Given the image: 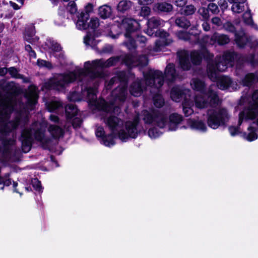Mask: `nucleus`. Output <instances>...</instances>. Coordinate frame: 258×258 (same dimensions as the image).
Masks as SVG:
<instances>
[{
  "mask_svg": "<svg viewBox=\"0 0 258 258\" xmlns=\"http://www.w3.org/2000/svg\"><path fill=\"white\" fill-rule=\"evenodd\" d=\"M153 9L158 13H168L172 11L173 6L166 2L157 3L154 5Z\"/></svg>",
  "mask_w": 258,
  "mask_h": 258,
  "instance_id": "obj_22",
  "label": "nucleus"
},
{
  "mask_svg": "<svg viewBox=\"0 0 258 258\" xmlns=\"http://www.w3.org/2000/svg\"><path fill=\"white\" fill-rule=\"evenodd\" d=\"M120 27V29L125 31L124 33L125 40L123 43L128 49H132L136 48L137 43H140L142 47L144 46L147 41L145 37L138 35L136 41L133 38V33L140 28V25L138 21L133 18H125L122 20Z\"/></svg>",
  "mask_w": 258,
  "mask_h": 258,
  "instance_id": "obj_6",
  "label": "nucleus"
},
{
  "mask_svg": "<svg viewBox=\"0 0 258 258\" xmlns=\"http://www.w3.org/2000/svg\"><path fill=\"white\" fill-rule=\"evenodd\" d=\"M123 61L128 67L137 66H145L148 62L147 57L145 55L140 56L138 58L131 55H127L125 56Z\"/></svg>",
  "mask_w": 258,
  "mask_h": 258,
  "instance_id": "obj_15",
  "label": "nucleus"
},
{
  "mask_svg": "<svg viewBox=\"0 0 258 258\" xmlns=\"http://www.w3.org/2000/svg\"><path fill=\"white\" fill-rule=\"evenodd\" d=\"M43 126V124L36 122L30 130H25L22 132L21 140L23 152L27 153L30 151L33 139L41 143L45 142Z\"/></svg>",
  "mask_w": 258,
  "mask_h": 258,
  "instance_id": "obj_9",
  "label": "nucleus"
},
{
  "mask_svg": "<svg viewBox=\"0 0 258 258\" xmlns=\"http://www.w3.org/2000/svg\"><path fill=\"white\" fill-rule=\"evenodd\" d=\"M153 101L155 106L158 108L161 107L164 104V100L159 94H157L153 97Z\"/></svg>",
  "mask_w": 258,
  "mask_h": 258,
  "instance_id": "obj_36",
  "label": "nucleus"
},
{
  "mask_svg": "<svg viewBox=\"0 0 258 258\" xmlns=\"http://www.w3.org/2000/svg\"><path fill=\"white\" fill-rule=\"evenodd\" d=\"M230 119L228 110L224 108H219L209 111L207 123L212 129H217L220 126H226Z\"/></svg>",
  "mask_w": 258,
  "mask_h": 258,
  "instance_id": "obj_10",
  "label": "nucleus"
},
{
  "mask_svg": "<svg viewBox=\"0 0 258 258\" xmlns=\"http://www.w3.org/2000/svg\"><path fill=\"white\" fill-rule=\"evenodd\" d=\"M179 64L184 70H188L191 67L189 59V53L186 50H181L177 52Z\"/></svg>",
  "mask_w": 258,
  "mask_h": 258,
  "instance_id": "obj_20",
  "label": "nucleus"
},
{
  "mask_svg": "<svg viewBox=\"0 0 258 258\" xmlns=\"http://www.w3.org/2000/svg\"><path fill=\"white\" fill-rule=\"evenodd\" d=\"M203 41L209 45H214L216 43L219 45H224L230 41V39L227 35L215 33L211 37L208 35L204 36Z\"/></svg>",
  "mask_w": 258,
  "mask_h": 258,
  "instance_id": "obj_14",
  "label": "nucleus"
},
{
  "mask_svg": "<svg viewBox=\"0 0 258 258\" xmlns=\"http://www.w3.org/2000/svg\"><path fill=\"white\" fill-rule=\"evenodd\" d=\"M249 61L253 65H254L256 63V62L255 60V56L251 55L249 59Z\"/></svg>",
  "mask_w": 258,
  "mask_h": 258,
  "instance_id": "obj_62",
  "label": "nucleus"
},
{
  "mask_svg": "<svg viewBox=\"0 0 258 258\" xmlns=\"http://www.w3.org/2000/svg\"><path fill=\"white\" fill-rule=\"evenodd\" d=\"M119 59V57H112L107 60L100 59L86 61L84 63V69L77 67L74 71L55 74L45 83L44 86L48 89L60 91L75 81L82 83L81 85L86 83V90L83 91V94H86L89 104L94 109L101 112L104 121L112 134L123 142L136 138L141 133V130L138 126L140 117L145 124H154L161 128L175 131L183 119L182 116L177 113H172L168 116L164 112L154 109L144 110L141 114L138 113L133 119L124 122L112 115L113 112L116 114L120 112L119 106L127 95V80L123 72L120 73L112 78L107 85L105 84L106 89L109 90L115 82L119 83V86L111 93V104L108 105L103 99H97L96 84L104 77L102 69L114 66Z\"/></svg>",
  "mask_w": 258,
  "mask_h": 258,
  "instance_id": "obj_1",
  "label": "nucleus"
},
{
  "mask_svg": "<svg viewBox=\"0 0 258 258\" xmlns=\"http://www.w3.org/2000/svg\"><path fill=\"white\" fill-rule=\"evenodd\" d=\"M112 46L110 45H106L103 50L102 52L103 53H109L112 50Z\"/></svg>",
  "mask_w": 258,
  "mask_h": 258,
  "instance_id": "obj_56",
  "label": "nucleus"
},
{
  "mask_svg": "<svg viewBox=\"0 0 258 258\" xmlns=\"http://www.w3.org/2000/svg\"><path fill=\"white\" fill-rule=\"evenodd\" d=\"M37 64L40 67H44L48 69H51L53 68L50 62L43 59H38L37 60Z\"/></svg>",
  "mask_w": 258,
  "mask_h": 258,
  "instance_id": "obj_40",
  "label": "nucleus"
},
{
  "mask_svg": "<svg viewBox=\"0 0 258 258\" xmlns=\"http://www.w3.org/2000/svg\"><path fill=\"white\" fill-rule=\"evenodd\" d=\"M84 43L86 45L94 47L98 43V41L95 39L93 35L88 32L86 36L84 38Z\"/></svg>",
  "mask_w": 258,
  "mask_h": 258,
  "instance_id": "obj_31",
  "label": "nucleus"
},
{
  "mask_svg": "<svg viewBox=\"0 0 258 258\" xmlns=\"http://www.w3.org/2000/svg\"><path fill=\"white\" fill-rule=\"evenodd\" d=\"M99 25V19L97 18H92L91 19L89 23L88 24V27L94 30Z\"/></svg>",
  "mask_w": 258,
  "mask_h": 258,
  "instance_id": "obj_41",
  "label": "nucleus"
},
{
  "mask_svg": "<svg viewBox=\"0 0 258 258\" xmlns=\"http://www.w3.org/2000/svg\"><path fill=\"white\" fill-rule=\"evenodd\" d=\"M67 9V10L70 13V14H76L77 11V8L75 1L70 2V3L68 4V6Z\"/></svg>",
  "mask_w": 258,
  "mask_h": 258,
  "instance_id": "obj_42",
  "label": "nucleus"
},
{
  "mask_svg": "<svg viewBox=\"0 0 258 258\" xmlns=\"http://www.w3.org/2000/svg\"><path fill=\"white\" fill-rule=\"evenodd\" d=\"M48 131L51 136L54 139L62 137L64 133L63 130L56 125H50L48 127Z\"/></svg>",
  "mask_w": 258,
  "mask_h": 258,
  "instance_id": "obj_27",
  "label": "nucleus"
},
{
  "mask_svg": "<svg viewBox=\"0 0 258 258\" xmlns=\"http://www.w3.org/2000/svg\"><path fill=\"white\" fill-rule=\"evenodd\" d=\"M81 123V120L78 117H75L72 120V125L74 128H77L80 126Z\"/></svg>",
  "mask_w": 258,
  "mask_h": 258,
  "instance_id": "obj_52",
  "label": "nucleus"
},
{
  "mask_svg": "<svg viewBox=\"0 0 258 258\" xmlns=\"http://www.w3.org/2000/svg\"><path fill=\"white\" fill-rule=\"evenodd\" d=\"M190 85L194 90L199 92L194 98L196 107L202 109L218 104L219 98L215 86L211 85L206 88L204 82L198 78L192 79Z\"/></svg>",
  "mask_w": 258,
  "mask_h": 258,
  "instance_id": "obj_4",
  "label": "nucleus"
},
{
  "mask_svg": "<svg viewBox=\"0 0 258 258\" xmlns=\"http://www.w3.org/2000/svg\"><path fill=\"white\" fill-rule=\"evenodd\" d=\"M190 57L193 63L199 64L203 57L206 59H211L213 57V55L211 54L206 48H204L201 52L198 51L191 52Z\"/></svg>",
  "mask_w": 258,
  "mask_h": 258,
  "instance_id": "obj_17",
  "label": "nucleus"
},
{
  "mask_svg": "<svg viewBox=\"0 0 258 258\" xmlns=\"http://www.w3.org/2000/svg\"><path fill=\"white\" fill-rule=\"evenodd\" d=\"M109 36L113 39H116L118 37L119 34H117L116 35H113L112 34L111 32L110 34H109Z\"/></svg>",
  "mask_w": 258,
  "mask_h": 258,
  "instance_id": "obj_64",
  "label": "nucleus"
},
{
  "mask_svg": "<svg viewBox=\"0 0 258 258\" xmlns=\"http://www.w3.org/2000/svg\"><path fill=\"white\" fill-rule=\"evenodd\" d=\"M133 6V2L128 0H122L117 6L118 12L124 13L128 11Z\"/></svg>",
  "mask_w": 258,
  "mask_h": 258,
  "instance_id": "obj_28",
  "label": "nucleus"
},
{
  "mask_svg": "<svg viewBox=\"0 0 258 258\" xmlns=\"http://www.w3.org/2000/svg\"><path fill=\"white\" fill-rule=\"evenodd\" d=\"M49 118L51 121H52L54 122H56L58 121V117L55 115H53V114L50 115Z\"/></svg>",
  "mask_w": 258,
  "mask_h": 258,
  "instance_id": "obj_61",
  "label": "nucleus"
},
{
  "mask_svg": "<svg viewBox=\"0 0 258 258\" xmlns=\"http://www.w3.org/2000/svg\"><path fill=\"white\" fill-rule=\"evenodd\" d=\"M222 28L226 31L231 32H234L235 31L234 26L230 22H227L224 23L222 26Z\"/></svg>",
  "mask_w": 258,
  "mask_h": 258,
  "instance_id": "obj_47",
  "label": "nucleus"
},
{
  "mask_svg": "<svg viewBox=\"0 0 258 258\" xmlns=\"http://www.w3.org/2000/svg\"><path fill=\"white\" fill-rule=\"evenodd\" d=\"M24 38L26 41H27L28 42L32 44H34L38 40V39L34 36L33 33L30 34H29L28 33H26L25 34Z\"/></svg>",
  "mask_w": 258,
  "mask_h": 258,
  "instance_id": "obj_43",
  "label": "nucleus"
},
{
  "mask_svg": "<svg viewBox=\"0 0 258 258\" xmlns=\"http://www.w3.org/2000/svg\"><path fill=\"white\" fill-rule=\"evenodd\" d=\"M165 22L159 18L152 17L149 19L147 22L148 28L147 29L146 33L151 36H158L159 39L156 41L155 47L153 49L155 52H157L161 50V47L168 45L171 42L170 38H168L169 34L163 30H159L155 33L153 30L154 29L157 28L158 27L163 26L164 25Z\"/></svg>",
  "mask_w": 258,
  "mask_h": 258,
  "instance_id": "obj_8",
  "label": "nucleus"
},
{
  "mask_svg": "<svg viewBox=\"0 0 258 258\" xmlns=\"http://www.w3.org/2000/svg\"><path fill=\"white\" fill-rule=\"evenodd\" d=\"M187 124L191 129L200 132L205 133L208 130L206 124L201 120L188 119L187 120Z\"/></svg>",
  "mask_w": 258,
  "mask_h": 258,
  "instance_id": "obj_18",
  "label": "nucleus"
},
{
  "mask_svg": "<svg viewBox=\"0 0 258 258\" xmlns=\"http://www.w3.org/2000/svg\"><path fill=\"white\" fill-rule=\"evenodd\" d=\"M68 99L71 101H77L80 100V95L79 92L70 93L68 96Z\"/></svg>",
  "mask_w": 258,
  "mask_h": 258,
  "instance_id": "obj_46",
  "label": "nucleus"
},
{
  "mask_svg": "<svg viewBox=\"0 0 258 258\" xmlns=\"http://www.w3.org/2000/svg\"><path fill=\"white\" fill-rule=\"evenodd\" d=\"M32 185L36 190L38 191H41L40 182L37 178H34L32 180Z\"/></svg>",
  "mask_w": 258,
  "mask_h": 258,
  "instance_id": "obj_48",
  "label": "nucleus"
},
{
  "mask_svg": "<svg viewBox=\"0 0 258 258\" xmlns=\"http://www.w3.org/2000/svg\"><path fill=\"white\" fill-rule=\"evenodd\" d=\"M176 35L179 39L183 40H188L191 39V35L183 31L177 32Z\"/></svg>",
  "mask_w": 258,
  "mask_h": 258,
  "instance_id": "obj_39",
  "label": "nucleus"
},
{
  "mask_svg": "<svg viewBox=\"0 0 258 258\" xmlns=\"http://www.w3.org/2000/svg\"><path fill=\"white\" fill-rule=\"evenodd\" d=\"M10 4L15 10H18L20 9V7L16 4L13 2H10Z\"/></svg>",
  "mask_w": 258,
  "mask_h": 258,
  "instance_id": "obj_63",
  "label": "nucleus"
},
{
  "mask_svg": "<svg viewBox=\"0 0 258 258\" xmlns=\"http://www.w3.org/2000/svg\"><path fill=\"white\" fill-rule=\"evenodd\" d=\"M202 27L205 31H208L210 29V25L207 22H204L202 24Z\"/></svg>",
  "mask_w": 258,
  "mask_h": 258,
  "instance_id": "obj_58",
  "label": "nucleus"
},
{
  "mask_svg": "<svg viewBox=\"0 0 258 258\" xmlns=\"http://www.w3.org/2000/svg\"><path fill=\"white\" fill-rule=\"evenodd\" d=\"M151 13V8L147 6H144L141 7L139 15L144 18H148Z\"/></svg>",
  "mask_w": 258,
  "mask_h": 258,
  "instance_id": "obj_37",
  "label": "nucleus"
},
{
  "mask_svg": "<svg viewBox=\"0 0 258 258\" xmlns=\"http://www.w3.org/2000/svg\"><path fill=\"white\" fill-rule=\"evenodd\" d=\"M93 6L92 4L90 3L88 4L85 8V10L86 11V13L85 14H87L89 15V13L93 11Z\"/></svg>",
  "mask_w": 258,
  "mask_h": 258,
  "instance_id": "obj_55",
  "label": "nucleus"
},
{
  "mask_svg": "<svg viewBox=\"0 0 258 258\" xmlns=\"http://www.w3.org/2000/svg\"><path fill=\"white\" fill-rule=\"evenodd\" d=\"M242 137L248 141H253L258 138V130L257 128L249 126L247 128V132L242 134Z\"/></svg>",
  "mask_w": 258,
  "mask_h": 258,
  "instance_id": "obj_24",
  "label": "nucleus"
},
{
  "mask_svg": "<svg viewBox=\"0 0 258 258\" xmlns=\"http://www.w3.org/2000/svg\"><path fill=\"white\" fill-rule=\"evenodd\" d=\"M111 8L107 5L101 6L99 8V15L103 19H106L109 17L111 16Z\"/></svg>",
  "mask_w": 258,
  "mask_h": 258,
  "instance_id": "obj_30",
  "label": "nucleus"
},
{
  "mask_svg": "<svg viewBox=\"0 0 258 258\" xmlns=\"http://www.w3.org/2000/svg\"><path fill=\"white\" fill-rule=\"evenodd\" d=\"M234 60L233 53L230 52L224 53L222 58L216 57V63L209 61L207 67V74L211 80L217 82V86L221 90H225L229 87L231 84L230 78L220 76L219 72L225 71L228 66H232Z\"/></svg>",
  "mask_w": 258,
  "mask_h": 258,
  "instance_id": "obj_2",
  "label": "nucleus"
},
{
  "mask_svg": "<svg viewBox=\"0 0 258 258\" xmlns=\"http://www.w3.org/2000/svg\"><path fill=\"white\" fill-rule=\"evenodd\" d=\"M256 81H258V77H255L253 74H247L242 81L243 85L247 86L250 85L252 83Z\"/></svg>",
  "mask_w": 258,
  "mask_h": 258,
  "instance_id": "obj_33",
  "label": "nucleus"
},
{
  "mask_svg": "<svg viewBox=\"0 0 258 258\" xmlns=\"http://www.w3.org/2000/svg\"><path fill=\"white\" fill-rule=\"evenodd\" d=\"M243 20L246 25L250 26L254 29L258 30V27L257 25L254 24L253 21L252 14L249 8L246 10L243 14Z\"/></svg>",
  "mask_w": 258,
  "mask_h": 258,
  "instance_id": "obj_25",
  "label": "nucleus"
},
{
  "mask_svg": "<svg viewBox=\"0 0 258 258\" xmlns=\"http://www.w3.org/2000/svg\"><path fill=\"white\" fill-rule=\"evenodd\" d=\"M235 40L239 47H243L247 43H248L251 47L258 46V39L251 36L249 38L243 32L235 34Z\"/></svg>",
  "mask_w": 258,
  "mask_h": 258,
  "instance_id": "obj_13",
  "label": "nucleus"
},
{
  "mask_svg": "<svg viewBox=\"0 0 258 258\" xmlns=\"http://www.w3.org/2000/svg\"><path fill=\"white\" fill-rule=\"evenodd\" d=\"M228 1L229 3L232 4L231 10L233 13H241L248 8L246 0Z\"/></svg>",
  "mask_w": 258,
  "mask_h": 258,
  "instance_id": "obj_19",
  "label": "nucleus"
},
{
  "mask_svg": "<svg viewBox=\"0 0 258 258\" xmlns=\"http://www.w3.org/2000/svg\"><path fill=\"white\" fill-rule=\"evenodd\" d=\"M175 22L177 26L183 28H187L190 26L189 21L184 16L177 18Z\"/></svg>",
  "mask_w": 258,
  "mask_h": 258,
  "instance_id": "obj_32",
  "label": "nucleus"
},
{
  "mask_svg": "<svg viewBox=\"0 0 258 258\" xmlns=\"http://www.w3.org/2000/svg\"><path fill=\"white\" fill-rule=\"evenodd\" d=\"M211 22L213 24L216 25L217 27H222V22L220 18L217 17L213 18L211 20Z\"/></svg>",
  "mask_w": 258,
  "mask_h": 258,
  "instance_id": "obj_51",
  "label": "nucleus"
},
{
  "mask_svg": "<svg viewBox=\"0 0 258 258\" xmlns=\"http://www.w3.org/2000/svg\"><path fill=\"white\" fill-rule=\"evenodd\" d=\"M44 49L48 51L51 55L57 58L60 63H62L61 60L64 59V56L59 44L53 40L48 39L45 42Z\"/></svg>",
  "mask_w": 258,
  "mask_h": 258,
  "instance_id": "obj_12",
  "label": "nucleus"
},
{
  "mask_svg": "<svg viewBox=\"0 0 258 258\" xmlns=\"http://www.w3.org/2000/svg\"><path fill=\"white\" fill-rule=\"evenodd\" d=\"M8 72V70L7 68H0V76H5L7 72Z\"/></svg>",
  "mask_w": 258,
  "mask_h": 258,
  "instance_id": "obj_60",
  "label": "nucleus"
},
{
  "mask_svg": "<svg viewBox=\"0 0 258 258\" xmlns=\"http://www.w3.org/2000/svg\"><path fill=\"white\" fill-rule=\"evenodd\" d=\"M187 0H176L174 4L175 6L179 8H184V6L187 4Z\"/></svg>",
  "mask_w": 258,
  "mask_h": 258,
  "instance_id": "obj_53",
  "label": "nucleus"
},
{
  "mask_svg": "<svg viewBox=\"0 0 258 258\" xmlns=\"http://www.w3.org/2000/svg\"><path fill=\"white\" fill-rule=\"evenodd\" d=\"M144 78L145 86L142 85L141 80L137 79L130 86V92L131 94L138 97L141 95L146 86L154 87L158 90L163 83V76L162 73L159 71L150 70L146 73H144Z\"/></svg>",
  "mask_w": 258,
  "mask_h": 258,
  "instance_id": "obj_5",
  "label": "nucleus"
},
{
  "mask_svg": "<svg viewBox=\"0 0 258 258\" xmlns=\"http://www.w3.org/2000/svg\"><path fill=\"white\" fill-rule=\"evenodd\" d=\"M218 5L223 11L227 9L228 8V4L225 0H219L218 1Z\"/></svg>",
  "mask_w": 258,
  "mask_h": 258,
  "instance_id": "obj_54",
  "label": "nucleus"
},
{
  "mask_svg": "<svg viewBox=\"0 0 258 258\" xmlns=\"http://www.w3.org/2000/svg\"><path fill=\"white\" fill-rule=\"evenodd\" d=\"M96 136L99 139L101 143L105 146L110 147L114 145V138L112 135H105L103 127L97 126L95 131Z\"/></svg>",
  "mask_w": 258,
  "mask_h": 258,
  "instance_id": "obj_16",
  "label": "nucleus"
},
{
  "mask_svg": "<svg viewBox=\"0 0 258 258\" xmlns=\"http://www.w3.org/2000/svg\"><path fill=\"white\" fill-rule=\"evenodd\" d=\"M8 72L11 75L12 77L17 79H22L23 76L18 73V70L13 67L10 68L8 70Z\"/></svg>",
  "mask_w": 258,
  "mask_h": 258,
  "instance_id": "obj_45",
  "label": "nucleus"
},
{
  "mask_svg": "<svg viewBox=\"0 0 258 258\" xmlns=\"http://www.w3.org/2000/svg\"><path fill=\"white\" fill-rule=\"evenodd\" d=\"M2 183H4V185L9 186L11 183V181L10 179L4 181V179L0 177V184Z\"/></svg>",
  "mask_w": 258,
  "mask_h": 258,
  "instance_id": "obj_59",
  "label": "nucleus"
},
{
  "mask_svg": "<svg viewBox=\"0 0 258 258\" xmlns=\"http://www.w3.org/2000/svg\"><path fill=\"white\" fill-rule=\"evenodd\" d=\"M148 136L151 139H156L161 136L162 132L156 127H152L148 131Z\"/></svg>",
  "mask_w": 258,
  "mask_h": 258,
  "instance_id": "obj_38",
  "label": "nucleus"
},
{
  "mask_svg": "<svg viewBox=\"0 0 258 258\" xmlns=\"http://www.w3.org/2000/svg\"><path fill=\"white\" fill-rule=\"evenodd\" d=\"M14 103L10 98H7L0 101V121L5 125L3 131L4 132H10L15 129L22 123H26L27 117L23 118L21 116L17 117L14 121L7 123L6 121L9 117V114L14 110Z\"/></svg>",
  "mask_w": 258,
  "mask_h": 258,
  "instance_id": "obj_7",
  "label": "nucleus"
},
{
  "mask_svg": "<svg viewBox=\"0 0 258 258\" xmlns=\"http://www.w3.org/2000/svg\"><path fill=\"white\" fill-rule=\"evenodd\" d=\"M165 77L169 81L172 82L177 78L174 66L172 63H169L166 67L165 71Z\"/></svg>",
  "mask_w": 258,
  "mask_h": 258,
  "instance_id": "obj_26",
  "label": "nucleus"
},
{
  "mask_svg": "<svg viewBox=\"0 0 258 258\" xmlns=\"http://www.w3.org/2000/svg\"><path fill=\"white\" fill-rule=\"evenodd\" d=\"M140 5H145L151 4L153 3L152 0H137Z\"/></svg>",
  "mask_w": 258,
  "mask_h": 258,
  "instance_id": "obj_57",
  "label": "nucleus"
},
{
  "mask_svg": "<svg viewBox=\"0 0 258 258\" xmlns=\"http://www.w3.org/2000/svg\"><path fill=\"white\" fill-rule=\"evenodd\" d=\"M25 50L29 53L30 57L32 58H36V54L35 52L32 49L31 46L30 45H26L25 46Z\"/></svg>",
  "mask_w": 258,
  "mask_h": 258,
  "instance_id": "obj_50",
  "label": "nucleus"
},
{
  "mask_svg": "<svg viewBox=\"0 0 258 258\" xmlns=\"http://www.w3.org/2000/svg\"><path fill=\"white\" fill-rule=\"evenodd\" d=\"M78 20L76 23V26L79 30H85L88 28V24L86 23L89 19V15L84 13H81L78 15Z\"/></svg>",
  "mask_w": 258,
  "mask_h": 258,
  "instance_id": "obj_23",
  "label": "nucleus"
},
{
  "mask_svg": "<svg viewBox=\"0 0 258 258\" xmlns=\"http://www.w3.org/2000/svg\"><path fill=\"white\" fill-rule=\"evenodd\" d=\"M189 92L188 89L182 90L179 87H173L171 91V98L176 102H179L182 98H184V101L182 103L183 111L186 116L191 115L194 110L191 107L194 105L192 102L187 100L186 94Z\"/></svg>",
  "mask_w": 258,
  "mask_h": 258,
  "instance_id": "obj_11",
  "label": "nucleus"
},
{
  "mask_svg": "<svg viewBox=\"0 0 258 258\" xmlns=\"http://www.w3.org/2000/svg\"><path fill=\"white\" fill-rule=\"evenodd\" d=\"M65 110L67 117L68 119H71L72 118L77 115L78 109L77 108L76 106L73 104L68 105L66 107Z\"/></svg>",
  "mask_w": 258,
  "mask_h": 258,
  "instance_id": "obj_29",
  "label": "nucleus"
},
{
  "mask_svg": "<svg viewBox=\"0 0 258 258\" xmlns=\"http://www.w3.org/2000/svg\"><path fill=\"white\" fill-rule=\"evenodd\" d=\"M46 106L49 111H56L62 106V103L59 101H52L47 103Z\"/></svg>",
  "mask_w": 258,
  "mask_h": 258,
  "instance_id": "obj_34",
  "label": "nucleus"
},
{
  "mask_svg": "<svg viewBox=\"0 0 258 258\" xmlns=\"http://www.w3.org/2000/svg\"><path fill=\"white\" fill-rule=\"evenodd\" d=\"M240 104L247 105L239 114L238 125L239 127L230 126L228 128L231 136H235L240 133V126L247 124L250 120L258 118V91H255L251 97L242 96Z\"/></svg>",
  "mask_w": 258,
  "mask_h": 258,
  "instance_id": "obj_3",
  "label": "nucleus"
},
{
  "mask_svg": "<svg viewBox=\"0 0 258 258\" xmlns=\"http://www.w3.org/2000/svg\"><path fill=\"white\" fill-rule=\"evenodd\" d=\"M208 9L213 14H217L219 12L218 6L214 3H210L208 5Z\"/></svg>",
  "mask_w": 258,
  "mask_h": 258,
  "instance_id": "obj_49",
  "label": "nucleus"
},
{
  "mask_svg": "<svg viewBox=\"0 0 258 258\" xmlns=\"http://www.w3.org/2000/svg\"><path fill=\"white\" fill-rule=\"evenodd\" d=\"M196 11L195 7L192 5H187L180 10V14L186 16L191 15L195 13Z\"/></svg>",
  "mask_w": 258,
  "mask_h": 258,
  "instance_id": "obj_35",
  "label": "nucleus"
},
{
  "mask_svg": "<svg viewBox=\"0 0 258 258\" xmlns=\"http://www.w3.org/2000/svg\"><path fill=\"white\" fill-rule=\"evenodd\" d=\"M198 13L203 17L205 20H208L209 17V10L205 8H200L198 11Z\"/></svg>",
  "mask_w": 258,
  "mask_h": 258,
  "instance_id": "obj_44",
  "label": "nucleus"
},
{
  "mask_svg": "<svg viewBox=\"0 0 258 258\" xmlns=\"http://www.w3.org/2000/svg\"><path fill=\"white\" fill-rule=\"evenodd\" d=\"M26 97L27 99L28 105L31 108H33L38 99L37 88L34 86H31L28 89V92L26 94Z\"/></svg>",
  "mask_w": 258,
  "mask_h": 258,
  "instance_id": "obj_21",
  "label": "nucleus"
}]
</instances>
